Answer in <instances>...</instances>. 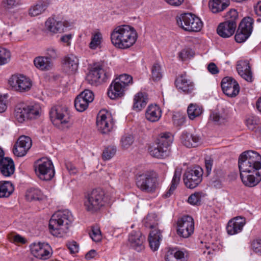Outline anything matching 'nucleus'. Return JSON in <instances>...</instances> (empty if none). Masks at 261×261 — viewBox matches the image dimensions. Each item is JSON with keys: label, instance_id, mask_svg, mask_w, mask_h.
<instances>
[{"label": "nucleus", "instance_id": "f257e3e1", "mask_svg": "<svg viewBox=\"0 0 261 261\" xmlns=\"http://www.w3.org/2000/svg\"><path fill=\"white\" fill-rule=\"evenodd\" d=\"M238 165L240 177L245 186L254 187L261 180V156L257 152H244L239 157Z\"/></svg>", "mask_w": 261, "mask_h": 261}, {"label": "nucleus", "instance_id": "f03ea898", "mask_svg": "<svg viewBox=\"0 0 261 261\" xmlns=\"http://www.w3.org/2000/svg\"><path fill=\"white\" fill-rule=\"evenodd\" d=\"M138 34L133 27L121 25L116 27L111 33V41L117 48L125 49L132 46L136 42Z\"/></svg>", "mask_w": 261, "mask_h": 261}, {"label": "nucleus", "instance_id": "7ed1b4c3", "mask_svg": "<svg viewBox=\"0 0 261 261\" xmlns=\"http://www.w3.org/2000/svg\"><path fill=\"white\" fill-rule=\"evenodd\" d=\"M73 216L68 210L59 211L53 215L49 222L51 233L57 237H63L68 231Z\"/></svg>", "mask_w": 261, "mask_h": 261}, {"label": "nucleus", "instance_id": "20e7f679", "mask_svg": "<svg viewBox=\"0 0 261 261\" xmlns=\"http://www.w3.org/2000/svg\"><path fill=\"white\" fill-rule=\"evenodd\" d=\"M133 83V77L130 75L127 74L120 75L110 85L108 91V96L112 99L122 97Z\"/></svg>", "mask_w": 261, "mask_h": 261}, {"label": "nucleus", "instance_id": "39448f33", "mask_svg": "<svg viewBox=\"0 0 261 261\" xmlns=\"http://www.w3.org/2000/svg\"><path fill=\"white\" fill-rule=\"evenodd\" d=\"M41 112V109L38 103L26 105L21 103L16 106L14 116L18 122L22 123L26 120L39 118Z\"/></svg>", "mask_w": 261, "mask_h": 261}, {"label": "nucleus", "instance_id": "423d86ee", "mask_svg": "<svg viewBox=\"0 0 261 261\" xmlns=\"http://www.w3.org/2000/svg\"><path fill=\"white\" fill-rule=\"evenodd\" d=\"M106 203L105 192L100 189H95L88 193L84 200L87 211L91 213L99 211Z\"/></svg>", "mask_w": 261, "mask_h": 261}, {"label": "nucleus", "instance_id": "0eeeda50", "mask_svg": "<svg viewBox=\"0 0 261 261\" xmlns=\"http://www.w3.org/2000/svg\"><path fill=\"white\" fill-rule=\"evenodd\" d=\"M49 114L53 123L59 129H64L70 126L71 123L67 108L55 106L51 109Z\"/></svg>", "mask_w": 261, "mask_h": 261}, {"label": "nucleus", "instance_id": "6e6552de", "mask_svg": "<svg viewBox=\"0 0 261 261\" xmlns=\"http://www.w3.org/2000/svg\"><path fill=\"white\" fill-rule=\"evenodd\" d=\"M176 19L178 25L186 31L197 32L203 27L201 19L192 13L181 14Z\"/></svg>", "mask_w": 261, "mask_h": 261}, {"label": "nucleus", "instance_id": "1a4fd4ad", "mask_svg": "<svg viewBox=\"0 0 261 261\" xmlns=\"http://www.w3.org/2000/svg\"><path fill=\"white\" fill-rule=\"evenodd\" d=\"M35 171L38 177L42 180H50L55 175V169L51 160L43 158L37 160L34 165Z\"/></svg>", "mask_w": 261, "mask_h": 261}, {"label": "nucleus", "instance_id": "9d476101", "mask_svg": "<svg viewBox=\"0 0 261 261\" xmlns=\"http://www.w3.org/2000/svg\"><path fill=\"white\" fill-rule=\"evenodd\" d=\"M136 185L142 191L149 193L154 192L158 187L157 179L150 172H145L138 175Z\"/></svg>", "mask_w": 261, "mask_h": 261}, {"label": "nucleus", "instance_id": "9b49d317", "mask_svg": "<svg viewBox=\"0 0 261 261\" xmlns=\"http://www.w3.org/2000/svg\"><path fill=\"white\" fill-rule=\"evenodd\" d=\"M111 75L109 71L105 70L99 64H94L87 73L86 80L91 85H98L105 82Z\"/></svg>", "mask_w": 261, "mask_h": 261}, {"label": "nucleus", "instance_id": "f8f14e48", "mask_svg": "<svg viewBox=\"0 0 261 261\" xmlns=\"http://www.w3.org/2000/svg\"><path fill=\"white\" fill-rule=\"evenodd\" d=\"M253 22V19L250 17L242 19L235 35V40L237 42H244L249 38L252 31Z\"/></svg>", "mask_w": 261, "mask_h": 261}, {"label": "nucleus", "instance_id": "ddd939ff", "mask_svg": "<svg viewBox=\"0 0 261 261\" xmlns=\"http://www.w3.org/2000/svg\"><path fill=\"white\" fill-rule=\"evenodd\" d=\"M203 171L201 168L188 169L184 175V182L189 189L196 187L202 181Z\"/></svg>", "mask_w": 261, "mask_h": 261}, {"label": "nucleus", "instance_id": "4468645a", "mask_svg": "<svg viewBox=\"0 0 261 261\" xmlns=\"http://www.w3.org/2000/svg\"><path fill=\"white\" fill-rule=\"evenodd\" d=\"M194 222L189 216H184L177 221V234L184 238L189 237L194 232Z\"/></svg>", "mask_w": 261, "mask_h": 261}, {"label": "nucleus", "instance_id": "2eb2a0df", "mask_svg": "<svg viewBox=\"0 0 261 261\" xmlns=\"http://www.w3.org/2000/svg\"><path fill=\"white\" fill-rule=\"evenodd\" d=\"M113 125V118L109 113L104 111L98 113L96 119V126L100 132L107 134L111 130Z\"/></svg>", "mask_w": 261, "mask_h": 261}, {"label": "nucleus", "instance_id": "dca6fc26", "mask_svg": "<svg viewBox=\"0 0 261 261\" xmlns=\"http://www.w3.org/2000/svg\"><path fill=\"white\" fill-rule=\"evenodd\" d=\"M9 85L16 91H28L32 87L31 80L22 74L13 75L9 80Z\"/></svg>", "mask_w": 261, "mask_h": 261}, {"label": "nucleus", "instance_id": "f3484780", "mask_svg": "<svg viewBox=\"0 0 261 261\" xmlns=\"http://www.w3.org/2000/svg\"><path fill=\"white\" fill-rule=\"evenodd\" d=\"M31 252L35 257L45 260L50 256V246L47 243H37L30 245Z\"/></svg>", "mask_w": 261, "mask_h": 261}, {"label": "nucleus", "instance_id": "a211bd4d", "mask_svg": "<svg viewBox=\"0 0 261 261\" xmlns=\"http://www.w3.org/2000/svg\"><path fill=\"white\" fill-rule=\"evenodd\" d=\"M221 88L223 93L229 97L237 96L240 91L238 82L231 77H225L221 82Z\"/></svg>", "mask_w": 261, "mask_h": 261}, {"label": "nucleus", "instance_id": "6ab92c4d", "mask_svg": "<svg viewBox=\"0 0 261 261\" xmlns=\"http://www.w3.org/2000/svg\"><path fill=\"white\" fill-rule=\"evenodd\" d=\"M128 242L132 249L141 252L145 248V237L140 231H133L128 236Z\"/></svg>", "mask_w": 261, "mask_h": 261}, {"label": "nucleus", "instance_id": "aec40b11", "mask_svg": "<svg viewBox=\"0 0 261 261\" xmlns=\"http://www.w3.org/2000/svg\"><path fill=\"white\" fill-rule=\"evenodd\" d=\"M32 140L25 136H20L13 148V153L17 156L25 155L32 146Z\"/></svg>", "mask_w": 261, "mask_h": 261}, {"label": "nucleus", "instance_id": "412c9836", "mask_svg": "<svg viewBox=\"0 0 261 261\" xmlns=\"http://www.w3.org/2000/svg\"><path fill=\"white\" fill-rule=\"evenodd\" d=\"M68 27L67 21L57 20L54 18H48L45 22V29L53 34L61 33Z\"/></svg>", "mask_w": 261, "mask_h": 261}, {"label": "nucleus", "instance_id": "4be33fe9", "mask_svg": "<svg viewBox=\"0 0 261 261\" xmlns=\"http://www.w3.org/2000/svg\"><path fill=\"white\" fill-rule=\"evenodd\" d=\"M236 66L238 74L243 79L248 82H252L253 81L252 72L248 60H240L237 62Z\"/></svg>", "mask_w": 261, "mask_h": 261}, {"label": "nucleus", "instance_id": "5701e85b", "mask_svg": "<svg viewBox=\"0 0 261 261\" xmlns=\"http://www.w3.org/2000/svg\"><path fill=\"white\" fill-rule=\"evenodd\" d=\"M245 223V219L241 217H236L231 219L226 227L227 233L233 235L241 232Z\"/></svg>", "mask_w": 261, "mask_h": 261}, {"label": "nucleus", "instance_id": "b1692460", "mask_svg": "<svg viewBox=\"0 0 261 261\" xmlns=\"http://www.w3.org/2000/svg\"><path fill=\"white\" fill-rule=\"evenodd\" d=\"M175 85L179 91L185 94H190L194 89V83L184 75H181L176 79Z\"/></svg>", "mask_w": 261, "mask_h": 261}, {"label": "nucleus", "instance_id": "393cba45", "mask_svg": "<svg viewBox=\"0 0 261 261\" xmlns=\"http://www.w3.org/2000/svg\"><path fill=\"white\" fill-rule=\"evenodd\" d=\"M237 27V23L225 21L220 23L217 28L218 34L223 38H228L234 33Z\"/></svg>", "mask_w": 261, "mask_h": 261}, {"label": "nucleus", "instance_id": "a878e982", "mask_svg": "<svg viewBox=\"0 0 261 261\" xmlns=\"http://www.w3.org/2000/svg\"><path fill=\"white\" fill-rule=\"evenodd\" d=\"M180 140L182 144L188 148L196 147L201 143L199 136L188 133H183Z\"/></svg>", "mask_w": 261, "mask_h": 261}, {"label": "nucleus", "instance_id": "bb28decb", "mask_svg": "<svg viewBox=\"0 0 261 261\" xmlns=\"http://www.w3.org/2000/svg\"><path fill=\"white\" fill-rule=\"evenodd\" d=\"M79 64V59L73 54L65 57L64 59V68L69 73H74L78 69Z\"/></svg>", "mask_w": 261, "mask_h": 261}, {"label": "nucleus", "instance_id": "cd10ccee", "mask_svg": "<svg viewBox=\"0 0 261 261\" xmlns=\"http://www.w3.org/2000/svg\"><path fill=\"white\" fill-rule=\"evenodd\" d=\"M0 171L2 174L5 177L12 175L15 171L13 161L9 158L2 159L0 162Z\"/></svg>", "mask_w": 261, "mask_h": 261}, {"label": "nucleus", "instance_id": "c85d7f7f", "mask_svg": "<svg viewBox=\"0 0 261 261\" xmlns=\"http://www.w3.org/2000/svg\"><path fill=\"white\" fill-rule=\"evenodd\" d=\"M162 238V231L160 230L153 229L150 231L148 241L150 248L153 251H156L158 249Z\"/></svg>", "mask_w": 261, "mask_h": 261}, {"label": "nucleus", "instance_id": "c756f323", "mask_svg": "<svg viewBox=\"0 0 261 261\" xmlns=\"http://www.w3.org/2000/svg\"><path fill=\"white\" fill-rule=\"evenodd\" d=\"M162 111L157 105H151L149 106L146 110V118L150 122L158 121L161 118Z\"/></svg>", "mask_w": 261, "mask_h": 261}, {"label": "nucleus", "instance_id": "7c9ffc66", "mask_svg": "<svg viewBox=\"0 0 261 261\" xmlns=\"http://www.w3.org/2000/svg\"><path fill=\"white\" fill-rule=\"evenodd\" d=\"M229 0H211L209 2V7L214 13H219L225 10L229 5Z\"/></svg>", "mask_w": 261, "mask_h": 261}, {"label": "nucleus", "instance_id": "2f4dec72", "mask_svg": "<svg viewBox=\"0 0 261 261\" xmlns=\"http://www.w3.org/2000/svg\"><path fill=\"white\" fill-rule=\"evenodd\" d=\"M25 198L29 201L33 200L43 201L46 199V196L39 189L34 188H31L27 190L25 193Z\"/></svg>", "mask_w": 261, "mask_h": 261}, {"label": "nucleus", "instance_id": "473e14b6", "mask_svg": "<svg viewBox=\"0 0 261 261\" xmlns=\"http://www.w3.org/2000/svg\"><path fill=\"white\" fill-rule=\"evenodd\" d=\"M35 66L42 70H48L53 66V62L46 56L38 57L34 60Z\"/></svg>", "mask_w": 261, "mask_h": 261}, {"label": "nucleus", "instance_id": "72a5a7b5", "mask_svg": "<svg viewBox=\"0 0 261 261\" xmlns=\"http://www.w3.org/2000/svg\"><path fill=\"white\" fill-rule=\"evenodd\" d=\"M173 138L169 133H162L156 140V145H159L168 152V148L171 144Z\"/></svg>", "mask_w": 261, "mask_h": 261}, {"label": "nucleus", "instance_id": "f704fd0d", "mask_svg": "<svg viewBox=\"0 0 261 261\" xmlns=\"http://www.w3.org/2000/svg\"><path fill=\"white\" fill-rule=\"evenodd\" d=\"M146 95L142 93H138L134 98L133 109L136 111H140L144 108L148 101Z\"/></svg>", "mask_w": 261, "mask_h": 261}, {"label": "nucleus", "instance_id": "c9c22d12", "mask_svg": "<svg viewBox=\"0 0 261 261\" xmlns=\"http://www.w3.org/2000/svg\"><path fill=\"white\" fill-rule=\"evenodd\" d=\"M180 176V171L178 170H175L170 188L165 194H163V197L165 198H169L173 194L175 190L176 189L178 185L179 184Z\"/></svg>", "mask_w": 261, "mask_h": 261}, {"label": "nucleus", "instance_id": "e433bc0d", "mask_svg": "<svg viewBox=\"0 0 261 261\" xmlns=\"http://www.w3.org/2000/svg\"><path fill=\"white\" fill-rule=\"evenodd\" d=\"M14 190L13 184L10 181H0V197H8L10 196Z\"/></svg>", "mask_w": 261, "mask_h": 261}, {"label": "nucleus", "instance_id": "4c0bfd02", "mask_svg": "<svg viewBox=\"0 0 261 261\" xmlns=\"http://www.w3.org/2000/svg\"><path fill=\"white\" fill-rule=\"evenodd\" d=\"M210 120L215 124L220 125L227 122L228 115L224 112H212L210 116Z\"/></svg>", "mask_w": 261, "mask_h": 261}, {"label": "nucleus", "instance_id": "58836bf2", "mask_svg": "<svg viewBox=\"0 0 261 261\" xmlns=\"http://www.w3.org/2000/svg\"><path fill=\"white\" fill-rule=\"evenodd\" d=\"M202 113V106L196 103H190L187 109L188 115L191 120H194L195 118L199 117Z\"/></svg>", "mask_w": 261, "mask_h": 261}, {"label": "nucleus", "instance_id": "ea45409f", "mask_svg": "<svg viewBox=\"0 0 261 261\" xmlns=\"http://www.w3.org/2000/svg\"><path fill=\"white\" fill-rule=\"evenodd\" d=\"M148 150L150 155L154 158L161 159L168 155V152L166 150V149H163L159 145H156V146L149 147Z\"/></svg>", "mask_w": 261, "mask_h": 261}, {"label": "nucleus", "instance_id": "a19ab883", "mask_svg": "<svg viewBox=\"0 0 261 261\" xmlns=\"http://www.w3.org/2000/svg\"><path fill=\"white\" fill-rule=\"evenodd\" d=\"M102 41V35L101 33L100 32H96L92 35L89 47L92 50L100 48Z\"/></svg>", "mask_w": 261, "mask_h": 261}, {"label": "nucleus", "instance_id": "79ce46f5", "mask_svg": "<svg viewBox=\"0 0 261 261\" xmlns=\"http://www.w3.org/2000/svg\"><path fill=\"white\" fill-rule=\"evenodd\" d=\"M159 219L155 213H149L143 220L146 227L153 228L158 224Z\"/></svg>", "mask_w": 261, "mask_h": 261}, {"label": "nucleus", "instance_id": "37998d69", "mask_svg": "<svg viewBox=\"0 0 261 261\" xmlns=\"http://www.w3.org/2000/svg\"><path fill=\"white\" fill-rule=\"evenodd\" d=\"M47 5L42 2L36 4L29 9V15L31 16H36L42 13L46 9Z\"/></svg>", "mask_w": 261, "mask_h": 261}, {"label": "nucleus", "instance_id": "c03bdc74", "mask_svg": "<svg viewBox=\"0 0 261 261\" xmlns=\"http://www.w3.org/2000/svg\"><path fill=\"white\" fill-rule=\"evenodd\" d=\"M45 56L53 62L54 61L60 58V53L55 47L50 46L46 49Z\"/></svg>", "mask_w": 261, "mask_h": 261}, {"label": "nucleus", "instance_id": "a18cd8bd", "mask_svg": "<svg viewBox=\"0 0 261 261\" xmlns=\"http://www.w3.org/2000/svg\"><path fill=\"white\" fill-rule=\"evenodd\" d=\"M163 76L160 65L154 63L151 68V77L154 81H160Z\"/></svg>", "mask_w": 261, "mask_h": 261}, {"label": "nucleus", "instance_id": "49530a36", "mask_svg": "<svg viewBox=\"0 0 261 261\" xmlns=\"http://www.w3.org/2000/svg\"><path fill=\"white\" fill-rule=\"evenodd\" d=\"M89 104L84 101V99L78 96L74 100V106L76 110L79 112H84L88 107Z\"/></svg>", "mask_w": 261, "mask_h": 261}, {"label": "nucleus", "instance_id": "de8ad7c7", "mask_svg": "<svg viewBox=\"0 0 261 261\" xmlns=\"http://www.w3.org/2000/svg\"><path fill=\"white\" fill-rule=\"evenodd\" d=\"M116 152V148L114 146H110L105 148L102 152L103 160H109L114 156Z\"/></svg>", "mask_w": 261, "mask_h": 261}, {"label": "nucleus", "instance_id": "09e8293b", "mask_svg": "<svg viewBox=\"0 0 261 261\" xmlns=\"http://www.w3.org/2000/svg\"><path fill=\"white\" fill-rule=\"evenodd\" d=\"M134 141V137L129 134L123 136L121 139V146L124 149L128 148Z\"/></svg>", "mask_w": 261, "mask_h": 261}, {"label": "nucleus", "instance_id": "8fccbe9b", "mask_svg": "<svg viewBox=\"0 0 261 261\" xmlns=\"http://www.w3.org/2000/svg\"><path fill=\"white\" fill-rule=\"evenodd\" d=\"M172 250L175 253L174 256L177 261H187L188 253L187 251L177 248H172Z\"/></svg>", "mask_w": 261, "mask_h": 261}, {"label": "nucleus", "instance_id": "3c124183", "mask_svg": "<svg viewBox=\"0 0 261 261\" xmlns=\"http://www.w3.org/2000/svg\"><path fill=\"white\" fill-rule=\"evenodd\" d=\"M10 53L7 49L0 47V65L7 63L10 59Z\"/></svg>", "mask_w": 261, "mask_h": 261}, {"label": "nucleus", "instance_id": "603ef678", "mask_svg": "<svg viewBox=\"0 0 261 261\" xmlns=\"http://www.w3.org/2000/svg\"><path fill=\"white\" fill-rule=\"evenodd\" d=\"M89 234L91 238L94 242H98L101 240L102 236L101 231L98 226L92 227Z\"/></svg>", "mask_w": 261, "mask_h": 261}, {"label": "nucleus", "instance_id": "864d4df0", "mask_svg": "<svg viewBox=\"0 0 261 261\" xmlns=\"http://www.w3.org/2000/svg\"><path fill=\"white\" fill-rule=\"evenodd\" d=\"M78 96L83 98V99H84V101L87 102L89 105L93 101L94 97L93 92L89 90H84L81 92Z\"/></svg>", "mask_w": 261, "mask_h": 261}, {"label": "nucleus", "instance_id": "5fc2aeb1", "mask_svg": "<svg viewBox=\"0 0 261 261\" xmlns=\"http://www.w3.org/2000/svg\"><path fill=\"white\" fill-rule=\"evenodd\" d=\"M201 197L202 193H195L189 197L188 201L191 204L198 205L200 204Z\"/></svg>", "mask_w": 261, "mask_h": 261}, {"label": "nucleus", "instance_id": "6e6d98bb", "mask_svg": "<svg viewBox=\"0 0 261 261\" xmlns=\"http://www.w3.org/2000/svg\"><path fill=\"white\" fill-rule=\"evenodd\" d=\"M194 53L190 48H185L178 54V57L182 61L193 57Z\"/></svg>", "mask_w": 261, "mask_h": 261}, {"label": "nucleus", "instance_id": "4d7b16f0", "mask_svg": "<svg viewBox=\"0 0 261 261\" xmlns=\"http://www.w3.org/2000/svg\"><path fill=\"white\" fill-rule=\"evenodd\" d=\"M251 249L255 253L261 255V239H256L251 243Z\"/></svg>", "mask_w": 261, "mask_h": 261}, {"label": "nucleus", "instance_id": "13d9d810", "mask_svg": "<svg viewBox=\"0 0 261 261\" xmlns=\"http://www.w3.org/2000/svg\"><path fill=\"white\" fill-rule=\"evenodd\" d=\"M258 122L257 118L254 116H249L246 119V125L249 129L253 130Z\"/></svg>", "mask_w": 261, "mask_h": 261}, {"label": "nucleus", "instance_id": "bf43d9fd", "mask_svg": "<svg viewBox=\"0 0 261 261\" xmlns=\"http://www.w3.org/2000/svg\"><path fill=\"white\" fill-rule=\"evenodd\" d=\"M20 3V0H3L4 7L6 9H11L17 6Z\"/></svg>", "mask_w": 261, "mask_h": 261}, {"label": "nucleus", "instance_id": "052dcab7", "mask_svg": "<svg viewBox=\"0 0 261 261\" xmlns=\"http://www.w3.org/2000/svg\"><path fill=\"white\" fill-rule=\"evenodd\" d=\"M226 17L228 19L226 21L236 22L238 18V12L236 10H231L227 13Z\"/></svg>", "mask_w": 261, "mask_h": 261}, {"label": "nucleus", "instance_id": "680f3d73", "mask_svg": "<svg viewBox=\"0 0 261 261\" xmlns=\"http://www.w3.org/2000/svg\"><path fill=\"white\" fill-rule=\"evenodd\" d=\"M173 120L174 124L177 126H181L185 121V118L184 116L179 114H176L173 116Z\"/></svg>", "mask_w": 261, "mask_h": 261}, {"label": "nucleus", "instance_id": "e2e57ef3", "mask_svg": "<svg viewBox=\"0 0 261 261\" xmlns=\"http://www.w3.org/2000/svg\"><path fill=\"white\" fill-rule=\"evenodd\" d=\"M67 246L71 253H75L79 251V246L76 242H68Z\"/></svg>", "mask_w": 261, "mask_h": 261}, {"label": "nucleus", "instance_id": "0e129e2a", "mask_svg": "<svg viewBox=\"0 0 261 261\" xmlns=\"http://www.w3.org/2000/svg\"><path fill=\"white\" fill-rule=\"evenodd\" d=\"M7 96H0V113L4 112L7 108Z\"/></svg>", "mask_w": 261, "mask_h": 261}, {"label": "nucleus", "instance_id": "69168bd1", "mask_svg": "<svg viewBox=\"0 0 261 261\" xmlns=\"http://www.w3.org/2000/svg\"><path fill=\"white\" fill-rule=\"evenodd\" d=\"M175 253L172 251V248L169 249L166 252L165 259L166 261H177L174 256Z\"/></svg>", "mask_w": 261, "mask_h": 261}, {"label": "nucleus", "instance_id": "338daca9", "mask_svg": "<svg viewBox=\"0 0 261 261\" xmlns=\"http://www.w3.org/2000/svg\"><path fill=\"white\" fill-rule=\"evenodd\" d=\"M66 167L70 174H75L76 173L77 170L75 167L70 162H66L65 163Z\"/></svg>", "mask_w": 261, "mask_h": 261}, {"label": "nucleus", "instance_id": "774afa93", "mask_svg": "<svg viewBox=\"0 0 261 261\" xmlns=\"http://www.w3.org/2000/svg\"><path fill=\"white\" fill-rule=\"evenodd\" d=\"M207 69L208 71L213 74H216L219 72L218 67L214 63H211L208 65Z\"/></svg>", "mask_w": 261, "mask_h": 261}]
</instances>
